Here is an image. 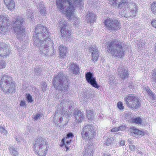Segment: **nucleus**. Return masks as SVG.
Wrapping results in <instances>:
<instances>
[{
	"instance_id": "6e6d98bb",
	"label": "nucleus",
	"mask_w": 156,
	"mask_h": 156,
	"mask_svg": "<svg viewBox=\"0 0 156 156\" xmlns=\"http://www.w3.org/2000/svg\"><path fill=\"white\" fill-rule=\"evenodd\" d=\"M20 105L21 106H23L25 105V103L24 101H22L20 103Z\"/></svg>"
},
{
	"instance_id": "9d476101",
	"label": "nucleus",
	"mask_w": 156,
	"mask_h": 156,
	"mask_svg": "<svg viewBox=\"0 0 156 156\" xmlns=\"http://www.w3.org/2000/svg\"><path fill=\"white\" fill-rule=\"evenodd\" d=\"M104 24L106 27L109 30L115 31L120 29V24L116 20L107 19L105 20Z\"/></svg>"
},
{
	"instance_id": "7c9ffc66",
	"label": "nucleus",
	"mask_w": 156,
	"mask_h": 156,
	"mask_svg": "<svg viewBox=\"0 0 156 156\" xmlns=\"http://www.w3.org/2000/svg\"><path fill=\"white\" fill-rule=\"evenodd\" d=\"M67 16L68 17V19L69 20H72L73 18V24L74 25L75 27H77V26L80 23L79 19V18L77 17H75L74 15V16L71 19H69Z\"/></svg>"
},
{
	"instance_id": "423d86ee",
	"label": "nucleus",
	"mask_w": 156,
	"mask_h": 156,
	"mask_svg": "<svg viewBox=\"0 0 156 156\" xmlns=\"http://www.w3.org/2000/svg\"><path fill=\"white\" fill-rule=\"evenodd\" d=\"M107 48L108 52L112 55L120 58L124 55L122 43L117 40L108 42Z\"/></svg>"
},
{
	"instance_id": "4d7b16f0",
	"label": "nucleus",
	"mask_w": 156,
	"mask_h": 156,
	"mask_svg": "<svg viewBox=\"0 0 156 156\" xmlns=\"http://www.w3.org/2000/svg\"><path fill=\"white\" fill-rule=\"evenodd\" d=\"M148 93L149 95H150V96H151L152 97H153V96H154V94L153 93L152 91H151L150 90L149 91V92H148Z\"/></svg>"
},
{
	"instance_id": "473e14b6",
	"label": "nucleus",
	"mask_w": 156,
	"mask_h": 156,
	"mask_svg": "<svg viewBox=\"0 0 156 156\" xmlns=\"http://www.w3.org/2000/svg\"><path fill=\"white\" fill-rule=\"evenodd\" d=\"M133 122L136 123L138 124H141L142 122V119L140 117H137L131 119Z\"/></svg>"
},
{
	"instance_id": "a878e982",
	"label": "nucleus",
	"mask_w": 156,
	"mask_h": 156,
	"mask_svg": "<svg viewBox=\"0 0 156 156\" xmlns=\"http://www.w3.org/2000/svg\"><path fill=\"white\" fill-rule=\"evenodd\" d=\"M4 2L7 7L10 9H12L15 7L14 0H4Z\"/></svg>"
},
{
	"instance_id": "0eeeda50",
	"label": "nucleus",
	"mask_w": 156,
	"mask_h": 156,
	"mask_svg": "<svg viewBox=\"0 0 156 156\" xmlns=\"http://www.w3.org/2000/svg\"><path fill=\"white\" fill-rule=\"evenodd\" d=\"M24 20L21 17L17 18L11 22V27L16 35V38L20 40L25 37V30L22 27Z\"/></svg>"
},
{
	"instance_id": "f704fd0d",
	"label": "nucleus",
	"mask_w": 156,
	"mask_h": 156,
	"mask_svg": "<svg viewBox=\"0 0 156 156\" xmlns=\"http://www.w3.org/2000/svg\"><path fill=\"white\" fill-rule=\"evenodd\" d=\"M40 5H41V6H40L39 9L40 10V13L41 15L44 16L46 14V9L44 7H43V5L41 3Z\"/></svg>"
},
{
	"instance_id": "6e6552de",
	"label": "nucleus",
	"mask_w": 156,
	"mask_h": 156,
	"mask_svg": "<svg viewBox=\"0 0 156 156\" xmlns=\"http://www.w3.org/2000/svg\"><path fill=\"white\" fill-rule=\"evenodd\" d=\"M95 135L93 127L90 124L86 123L84 125L81 132L82 136L83 139L87 140L93 139Z\"/></svg>"
},
{
	"instance_id": "a18cd8bd",
	"label": "nucleus",
	"mask_w": 156,
	"mask_h": 156,
	"mask_svg": "<svg viewBox=\"0 0 156 156\" xmlns=\"http://www.w3.org/2000/svg\"><path fill=\"white\" fill-rule=\"evenodd\" d=\"M41 115L39 114H37L34 117L35 121H37L41 118Z\"/></svg>"
},
{
	"instance_id": "a211bd4d",
	"label": "nucleus",
	"mask_w": 156,
	"mask_h": 156,
	"mask_svg": "<svg viewBox=\"0 0 156 156\" xmlns=\"http://www.w3.org/2000/svg\"><path fill=\"white\" fill-rule=\"evenodd\" d=\"M109 3L115 7L121 8L126 4L128 0H109Z\"/></svg>"
},
{
	"instance_id": "dca6fc26",
	"label": "nucleus",
	"mask_w": 156,
	"mask_h": 156,
	"mask_svg": "<svg viewBox=\"0 0 156 156\" xmlns=\"http://www.w3.org/2000/svg\"><path fill=\"white\" fill-rule=\"evenodd\" d=\"M63 118L62 117H61L60 114L59 113H55L54 116L53 117V121L55 122V124H57V125H59V126L61 127L62 128H64L66 126L68 121H65V123L62 124V126L61 125H59V124L61 123L62 121Z\"/></svg>"
},
{
	"instance_id": "58836bf2",
	"label": "nucleus",
	"mask_w": 156,
	"mask_h": 156,
	"mask_svg": "<svg viewBox=\"0 0 156 156\" xmlns=\"http://www.w3.org/2000/svg\"><path fill=\"white\" fill-rule=\"evenodd\" d=\"M153 81L156 83V68L154 69L152 74Z\"/></svg>"
},
{
	"instance_id": "c9c22d12",
	"label": "nucleus",
	"mask_w": 156,
	"mask_h": 156,
	"mask_svg": "<svg viewBox=\"0 0 156 156\" xmlns=\"http://www.w3.org/2000/svg\"><path fill=\"white\" fill-rule=\"evenodd\" d=\"M27 18L29 19H32V17L33 16V12L32 10L30 9H27Z\"/></svg>"
},
{
	"instance_id": "f03ea898",
	"label": "nucleus",
	"mask_w": 156,
	"mask_h": 156,
	"mask_svg": "<svg viewBox=\"0 0 156 156\" xmlns=\"http://www.w3.org/2000/svg\"><path fill=\"white\" fill-rule=\"evenodd\" d=\"M82 0H57L58 7L62 12L65 14L69 19L74 16L73 11L76 7L82 5Z\"/></svg>"
},
{
	"instance_id": "f257e3e1",
	"label": "nucleus",
	"mask_w": 156,
	"mask_h": 156,
	"mask_svg": "<svg viewBox=\"0 0 156 156\" xmlns=\"http://www.w3.org/2000/svg\"><path fill=\"white\" fill-rule=\"evenodd\" d=\"M48 36L49 33L46 27L41 24H38L36 26L33 37L34 44L39 47L41 54L47 55L48 52V46L45 44L47 40L48 43L51 42L50 39L48 38Z\"/></svg>"
},
{
	"instance_id": "7ed1b4c3",
	"label": "nucleus",
	"mask_w": 156,
	"mask_h": 156,
	"mask_svg": "<svg viewBox=\"0 0 156 156\" xmlns=\"http://www.w3.org/2000/svg\"><path fill=\"white\" fill-rule=\"evenodd\" d=\"M68 82L67 76L62 73H59L55 76L53 80L52 84L57 90H59L61 92L65 94L68 91V86L66 83Z\"/></svg>"
},
{
	"instance_id": "a19ab883",
	"label": "nucleus",
	"mask_w": 156,
	"mask_h": 156,
	"mask_svg": "<svg viewBox=\"0 0 156 156\" xmlns=\"http://www.w3.org/2000/svg\"><path fill=\"white\" fill-rule=\"evenodd\" d=\"M5 62L4 61L0 60V69L5 68Z\"/></svg>"
},
{
	"instance_id": "79ce46f5",
	"label": "nucleus",
	"mask_w": 156,
	"mask_h": 156,
	"mask_svg": "<svg viewBox=\"0 0 156 156\" xmlns=\"http://www.w3.org/2000/svg\"><path fill=\"white\" fill-rule=\"evenodd\" d=\"M117 106L121 110H122L124 108L122 102H119L117 103Z\"/></svg>"
},
{
	"instance_id": "f3484780",
	"label": "nucleus",
	"mask_w": 156,
	"mask_h": 156,
	"mask_svg": "<svg viewBox=\"0 0 156 156\" xmlns=\"http://www.w3.org/2000/svg\"><path fill=\"white\" fill-rule=\"evenodd\" d=\"M9 53L8 45L0 42V56L6 57L9 55Z\"/></svg>"
},
{
	"instance_id": "4468645a",
	"label": "nucleus",
	"mask_w": 156,
	"mask_h": 156,
	"mask_svg": "<svg viewBox=\"0 0 156 156\" xmlns=\"http://www.w3.org/2000/svg\"><path fill=\"white\" fill-rule=\"evenodd\" d=\"M73 104V101L70 100H64L60 103V106L62 108V113L67 112L68 109L71 108Z\"/></svg>"
},
{
	"instance_id": "20e7f679",
	"label": "nucleus",
	"mask_w": 156,
	"mask_h": 156,
	"mask_svg": "<svg viewBox=\"0 0 156 156\" xmlns=\"http://www.w3.org/2000/svg\"><path fill=\"white\" fill-rule=\"evenodd\" d=\"M48 144L46 139L41 137L38 138L34 140V150L39 156H45L47 153Z\"/></svg>"
},
{
	"instance_id": "13d9d810",
	"label": "nucleus",
	"mask_w": 156,
	"mask_h": 156,
	"mask_svg": "<svg viewBox=\"0 0 156 156\" xmlns=\"http://www.w3.org/2000/svg\"><path fill=\"white\" fill-rule=\"evenodd\" d=\"M16 140L18 142H20L21 140V137L20 138V137L19 138H16Z\"/></svg>"
},
{
	"instance_id": "72a5a7b5",
	"label": "nucleus",
	"mask_w": 156,
	"mask_h": 156,
	"mask_svg": "<svg viewBox=\"0 0 156 156\" xmlns=\"http://www.w3.org/2000/svg\"><path fill=\"white\" fill-rule=\"evenodd\" d=\"M151 11L155 15H156V2H153L151 4Z\"/></svg>"
},
{
	"instance_id": "e2e57ef3",
	"label": "nucleus",
	"mask_w": 156,
	"mask_h": 156,
	"mask_svg": "<svg viewBox=\"0 0 156 156\" xmlns=\"http://www.w3.org/2000/svg\"><path fill=\"white\" fill-rule=\"evenodd\" d=\"M124 12V10H122V11H121V15H122V14Z\"/></svg>"
},
{
	"instance_id": "5fc2aeb1",
	"label": "nucleus",
	"mask_w": 156,
	"mask_h": 156,
	"mask_svg": "<svg viewBox=\"0 0 156 156\" xmlns=\"http://www.w3.org/2000/svg\"><path fill=\"white\" fill-rule=\"evenodd\" d=\"M129 143L130 144H132L133 143V140L131 138H129L128 140Z\"/></svg>"
},
{
	"instance_id": "bb28decb",
	"label": "nucleus",
	"mask_w": 156,
	"mask_h": 156,
	"mask_svg": "<svg viewBox=\"0 0 156 156\" xmlns=\"http://www.w3.org/2000/svg\"><path fill=\"white\" fill-rule=\"evenodd\" d=\"M131 135L136 137L137 135H143L144 132L136 129H132L130 130Z\"/></svg>"
},
{
	"instance_id": "cd10ccee",
	"label": "nucleus",
	"mask_w": 156,
	"mask_h": 156,
	"mask_svg": "<svg viewBox=\"0 0 156 156\" xmlns=\"http://www.w3.org/2000/svg\"><path fill=\"white\" fill-rule=\"evenodd\" d=\"M86 17L87 21L90 23H94L95 20V15L94 13L89 12L86 16Z\"/></svg>"
},
{
	"instance_id": "3c124183",
	"label": "nucleus",
	"mask_w": 156,
	"mask_h": 156,
	"mask_svg": "<svg viewBox=\"0 0 156 156\" xmlns=\"http://www.w3.org/2000/svg\"><path fill=\"white\" fill-rule=\"evenodd\" d=\"M73 136V134L71 133H68L66 136V139H69V138Z\"/></svg>"
},
{
	"instance_id": "9b49d317",
	"label": "nucleus",
	"mask_w": 156,
	"mask_h": 156,
	"mask_svg": "<svg viewBox=\"0 0 156 156\" xmlns=\"http://www.w3.org/2000/svg\"><path fill=\"white\" fill-rule=\"evenodd\" d=\"M6 15L0 16V33L4 34L7 30L8 24L10 23Z\"/></svg>"
},
{
	"instance_id": "864d4df0",
	"label": "nucleus",
	"mask_w": 156,
	"mask_h": 156,
	"mask_svg": "<svg viewBox=\"0 0 156 156\" xmlns=\"http://www.w3.org/2000/svg\"><path fill=\"white\" fill-rule=\"evenodd\" d=\"M86 96L85 98L84 97L83 98V103H85L88 101V98H87V96Z\"/></svg>"
},
{
	"instance_id": "49530a36",
	"label": "nucleus",
	"mask_w": 156,
	"mask_h": 156,
	"mask_svg": "<svg viewBox=\"0 0 156 156\" xmlns=\"http://www.w3.org/2000/svg\"><path fill=\"white\" fill-rule=\"evenodd\" d=\"M129 147L132 151H135L136 150V147L135 145L133 144L130 145Z\"/></svg>"
},
{
	"instance_id": "39448f33",
	"label": "nucleus",
	"mask_w": 156,
	"mask_h": 156,
	"mask_svg": "<svg viewBox=\"0 0 156 156\" xmlns=\"http://www.w3.org/2000/svg\"><path fill=\"white\" fill-rule=\"evenodd\" d=\"M0 86L2 90L5 93H12L15 90V85L12 82V77L7 74H2Z\"/></svg>"
},
{
	"instance_id": "680f3d73",
	"label": "nucleus",
	"mask_w": 156,
	"mask_h": 156,
	"mask_svg": "<svg viewBox=\"0 0 156 156\" xmlns=\"http://www.w3.org/2000/svg\"><path fill=\"white\" fill-rule=\"evenodd\" d=\"M41 3L43 4L42 3V2H40V3H39V6H38V8H39H39H40V6H41V5H40Z\"/></svg>"
},
{
	"instance_id": "f8f14e48",
	"label": "nucleus",
	"mask_w": 156,
	"mask_h": 156,
	"mask_svg": "<svg viewBox=\"0 0 156 156\" xmlns=\"http://www.w3.org/2000/svg\"><path fill=\"white\" fill-rule=\"evenodd\" d=\"M85 77L87 81L93 87L98 89L100 86L98 84L96 81V79L94 77L93 74L90 72L86 73Z\"/></svg>"
},
{
	"instance_id": "b1692460",
	"label": "nucleus",
	"mask_w": 156,
	"mask_h": 156,
	"mask_svg": "<svg viewBox=\"0 0 156 156\" xmlns=\"http://www.w3.org/2000/svg\"><path fill=\"white\" fill-rule=\"evenodd\" d=\"M67 48L63 45H60L59 46V51L60 56L62 58L65 57L67 53Z\"/></svg>"
},
{
	"instance_id": "ea45409f",
	"label": "nucleus",
	"mask_w": 156,
	"mask_h": 156,
	"mask_svg": "<svg viewBox=\"0 0 156 156\" xmlns=\"http://www.w3.org/2000/svg\"><path fill=\"white\" fill-rule=\"evenodd\" d=\"M0 132L3 134L6 135L7 132L4 127L0 126Z\"/></svg>"
},
{
	"instance_id": "c756f323",
	"label": "nucleus",
	"mask_w": 156,
	"mask_h": 156,
	"mask_svg": "<svg viewBox=\"0 0 156 156\" xmlns=\"http://www.w3.org/2000/svg\"><path fill=\"white\" fill-rule=\"evenodd\" d=\"M10 153L13 156H17L18 155V151L13 146L9 147V148Z\"/></svg>"
},
{
	"instance_id": "c85d7f7f",
	"label": "nucleus",
	"mask_w": 156,
	"mask_h": 156,
	"mask_svg": "<svg viewBox=\"0 0 156 156\" xmlns=\"http://www.w3.org/2000/svg\"><path fill=\"white\" fill-rule=\"evenodd\" d=\"M87 115L88 119L91 121L94 118V113L92 110H87Z\"/></svg>"
},
{
	"instance_id": "0e129e2a",
	"label": "nucleus",
	"mask_w": 156,
	"mask_h": 156,
	"mask_svg": "<svg viewBox=\"0 0 156 156\" xmlns=\"http://www.w3.org/2000/svg\"><path fill=\"white\" fill-rule=\"evenodd\" d=\"M128 5H127L126 6V9L127 8H128Z\"/></svg>"
},
{
	"instance_id": "393cba45",
	"label": "nucleus",
	"mask_w": 156,
	"mask_h": 156,
	"mask_svg": "<svg viewBox=\"0 0 156 156\" xmlns=\"http://www.w3.org/2000/svg\"><path fill=\"white\" fill-rule=\"evenodd\" d=\"M58 24V27H60V29H66V28L68 27L67 22L63 19H61L59 20Z\"/></svg>"
},
{
	"instance_id": "6ab92c4d",
	"label": "nucleus",
	"mask_w": 156,
	"mask_h": 156,
	"mask_svg": "<svg viewBox=\"0 0 156 156\" xmlns=\"http://www.w3.org/2000/svg\"><path fill=\"white\" fill-rule=\"evenodd\" d=\"M89 51L92 53V58L94 61L98 60V51L97 48L95 45H93L89 48Z\"/></svg>"
},
{
	"instance_id": "412c9836",
	"label": "nucleus",
	"mask_w": 156,
	"mask_h": 156,
	"mask_svg": "<svg viewBox=\"0 0 156 156\" xmlns=\"http://www.w3.org/2000/svg\"><path fill=\"white\" fill-rule=\"evenodd\" d=\"M85 153L84 156H92L94 152V146L92 145H88L85 147Z\"/></svg>"
},
{
	"instance_id": "09e8293b",
	"label": "nucleus",
	"mask_w": 156,
	"mask_h": 156,
	"mask_svg": "<svg viewBox=\"0 0 156 156\" xmlns=\"http://www.w3.org/2000/svg\"><path fill=\"white\" fill-rule=\"evenodd\" d=\"M151 24L154 27L156 28V20L152 21Z\"/></svg>"
},
{
	"instance_id": "aec40b11",
	"label": "nucleus",
	"mask_w": 156,
	"mask_h": 156,
	"mask_svg": "<svg viewBox=\"0 0 156 156\" xmlns=\"http://www.w3.org/2000/svg\"><path fill=\"white\" fill-rule=\"evenodd\" d=\"M69 72L73 74L77 75L80 73V68L77 64L71 62L69 68Z\"/></svg>"
},
{
	"instance_id": "4be33fe9",
	"label": "nucleus",
	"mask_w": 156,
	"mask_h": 156,
	"mask_svg": "<svg viewBox=\"0 0 156 156\" xmlns=\"http://www.w3.org/2000/svg\"><path fill=\"white\" fill-rule=\"evenodd\" d=\"M60 32L61 33V36L63 38L66 39V41L68 40V39L71 37V34L69 32V30L68 28L66 29H60Z\"/></svg>"
},
{
	"instance_id": "2eb2a0df",
	"label": "nucleus",
	"mask_w": 156,
	"mask_h": 156,
	"mask_svg": "<svg viewBox=\"0 0 156 156\" xmlns=\"http://www.w3.org/2000/svg\"><path fill=\"white\" fill-rule=\"evenodd\" d=\"M128 6L130 12H129L126 13L124 16L127 17H133L136 16L137 12V7L134 3L129 4Z\"/></svg>"
},
{
	"instance_id": "8fccbe9b",
	"label": "nucleus",
	"mask_w": 156,
	"mask_h": 156,
	"mask_svg": "<svg viewBox=\"0 0 156 156\" xmlns=\"http://www.w3.org/2000/svg\"><path fill=\"white\" fill-rule=\"evenodd\" d=\"M118 127H115L112 129L111 131L112 132H115L119 131Z\"/></svg>"
},
{
	"instance_id": "69168bd1",
	"label": "nucleus",
	"mask_w": 156,
	"mask_h": 156,
	"mask_svg": "<svg viewBox=\"0 0 156 156\" xmlns=\"http://www.w3.org/2000/svg\"><path fill=\"white\" fill-rule=\"evenodd\" d=\"M1 77L2 76V74H1Z\"/></svg>"
},
{
	"instance_id": "bf43d9fd",
	"label": "nucleus",
	"mask_w": 156,
	"mask_h": 156,
	"mask_svg": "<svg viewBox=\"0 0 156 156\" xmlns=\"http://www.w3.org/2000/svg\"><path fill=\"white\" fill-rule=\"evenodd\" d=\"M121 146H123L124 145V142L123 141H121L120 143Z\"/></svg>"
},
{
	"instance_id": "1a4fd4ad",
	"label": "nucleus",
	"mask_w": 156,
	"mask_h": 156,
	"mask_svg": "<svg viewBox=\"0 0 156 156\" xmlns=\"http://www.w3.org/2000/svg\"><path fill=\"white\" fill-rule=\"evenodd\" d=\"M124 100L128 107L133 108H137L141 105L139 100L133 95L129 94L124 98Z\"/></svg>"
},
{
	"instance_id": "de8ad7c7",
	"label": "nucleus",
	"mask_w": 156,
	"mask_h": 156,
	"mask_svg": "<svg viewBox=\"0 0 156 156\" xmlns=\"http://www.w3.org/2000/svg\"><path fill=\"white\" fill-rule=\"evenodd\" d=\"M126 127L124 125H122L118 127L119 131H122L126 129Z\"/></svg>"
},
{
	"instance_id": "2f4dec72",
	"label": "nucleus",
	"mask_w": 156,
	"mask_h": 156,
	"mask_svg": "<svg viewBox=\"0 0 156 156\" xmlns=\"http://www.w3.org/2000/svg\"><path fill=\"white\" fill-rule=\"evenodd\" d=\"M66 138H64L62 140L61 142L63 143V146H65V147L66 149V150L69 149L68 147L66 146V144L69 145L70 143L71 140H67Z\"/></svg>"
},
{
	"instance_id": "4c0bfd02",
	"label": "nucleus",
	"mask_w": 156,
	"mask_h": 156,
	"mask_svg": "<svg viewBox=\"0 0 156 156\" xmlns=\"http://www.w3.org/2000/svg\"><path fill=\"white\" fill-rule=\"evenodd\" d=\"M113 140V138L111 137L108 138L106 141L105 144H106V145L109 146L112 143Z\"/></svg>"
},
{
	"instance_id": "603ef678",
	"label": "nucleus",
	"mask_w": 156,
	"mask_h": 156,
	"mask_svg": "<svg viewBox=\"0 0 156 156\" xmlns=\"http://www.w3.org/2000/svg\"><path fill=\"white\" fill-rule=\"evenodd\" d=\"M143 90L145 91H146L147 92V93L149 92L150 90L149 88L148 87H145L144 88Z\"/></svg>"
},
{
	"instance_id": "c03bdc74",
	"label": "nucleus",
	"mask_w": 156,
	"mask_h": 156,
	"mask_svg": "<svg viewBox=\"0 0 156 156\" xmlns=\"http://www.w3.org/2000/svg\"><path fill=\"white\" fill-rule=\"evenodd\" d=\"M41 86L42 90L43 91H45L46 90V88L47 87L46 83H42Z\"/></svg>"
},
{
	"instance_id": "5701e85b",
	"label": "nucleus",
	"mask_w": 156,
	"mask_h": 156,
	"mask_svg": "<svg viewBox=\"0 0 156 156\" xmlns=\"http://www.w3.org/2000/svg\"><path fill=\"white\" fill-rule=\"evenodd\" d=\"M74 115L75 119L78 122H81L85 118L83 114L80 110L76 111Z\"/></svg>"
},
{
	"instance_id": "052dcab7",
	"label": "nucleus",
	"mask_w": 156,
	"mask_h": 156,
	"mask_svg": "<svg viewBox=\"0 0 156 156\" xmlns=\"http://www.w3.org/2000/svg\"><path fill=\"white\" fill-rule=\"evenodd\" d=\"M103 156H111L108 153H105L104 154Z\"/></svg>"
},
{
	"instance_id": "e433bc0d",
	"label": "nucleus",
	"mask_w": 156,
	"mask_h": 156,
	"mask_svg": "<svg viewBox=\"0 0 156 156\" xmlns=\"http://www.w3.org/2000/svg\"><path fill=\"white\" fill-rule=\"evenodd\" d=\"M34 72L35 73V75L37 76L40 75L41 73V71L40 68L38 67H37L35 68Z\"/></svg>"
},
{
	"instance_id": "37998d69",
	"label": "nucleus",
	"mask_w": 156,
	"mask_h": 156,
	"mask_svg": "<svg viewBox=\"0 0 156 156\" xmlns=\"http://www.w3.org/2000/svg\"><path fill=\"white\" fill-rule=\"evenodd\" d=\"M27 101L30 102H32L33 100L32 99V96L30 94H28L27 97Z\"/></svg>"
},
{
	"instance_id": "338daca9",
	"label": "nucleus",
	"mask_w": 156,
	"mask_h": 156,
	"mask_svg": "<svg viewBox=\"0 0 156 156\" xmlns=\"http://www.w3.org/2000/svg\"><path fill=\"white\" fill-rule=\"evenodd\" d=\"M122 16H124V15H123V14H122Z\"/></svg>"
},
{
	"instance_id": "ddd939ff",
	"label": "nucleus",
	"mask_w": 156,
	"mask_h": 156,
	"mask_svg": "<svg viewBox=\"0 0 156 156\" xmlns=\"http://www.w3.org/2000/svg\"><path fill=\"white\" fill-rule=\"evenodd\" d=\"M118 74L122 79H125L128 78L129 74L127 69L121 65L118 66Z\"/></svg>"
}]
</instances>
